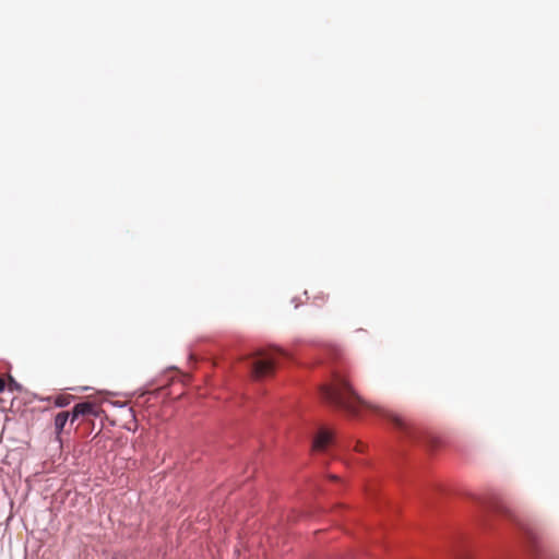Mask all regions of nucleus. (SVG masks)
Listing matches in <instances>:
<instances>
[{
	"label": "nucleus",
	"mask_w": 559,
	"mask_h": 559,
	"mask_svg": "<svg viewBox=\"0 0 559 559\" xmlns=\"http://www.w3.org/2000/svg\"><path fill=\"white\" fill-rule=\"evenodd\" d=\"M454 559H468V555H466L464 552H455Z\"/></svg>",
	"instance_id": "10"
},
{
	"label": "nucleus",
	"mask_w": 559,
	"mask_h": 559,
	"mask_svg": "<svg viewBox=\"0 0 559 559\" xmlns=\"http://www.w3.org/2000/svg\"><path fill=\"white\" fill-rule=\"evenodd\" d=\"M392 421L394 425L405 431L406 436L416 443H423L430 450L437 449L439 445V438L433 433L423 430L420 428L414 427L407 424L405 420L400 418L396 415L386 412V421Z\"/></svg>",
	"instance_id": "4"
},
{
	"label": "nucleus",
	"mask_w": 559,
	"mask_h": 559,
	"mask_svg": "<svg viewBox=\"0 0 559 559\" xmlns=\"http://www.w3.org/2000/svg\"><path fill=\"white\" fill-rule=\"evenodd\" d=\"M328 477L334 484H342V480L335 474H329Z\"/></svg>",
	"instance_id": "9"
},
{
	"label": "nucleus",
	"mask_w": 559,
	"mask_h": 559,
	"mask_svg": "<svg viewBox=\"0 0 559 559\" xmlns=\"http://www.w3.org/2000/svg\"><path fill=\"white\" fill-rule=\"evenodd\" d=\"M313 353L309 356V368L321 373L322 381L318 384L320 401L330 409L338 412L353 419H364L376 413L373 407L366 404L352 389L346 378L337 367L338 354L335 348L310 344Z\"/></svg>",
	"instance_id": "1"
},
{
	"label": "nucleus",
	"mask_w": 559,
	"mask_h": 559,
	"mask_svg": "<svg viewBox=\"0 0 559 559\" xmlns=\"http://www.w3.org/2000/svg\"><path fill=\"white\" fill-rule=\"evenodd\" d=\"M7 390L10 393H12L14 391L22 392L23 385L20 382H17L12 376H9V382L7 384Z\"/></svg>",
	"instance_id": "7"
},
{
	"label": "nucleus",
	"mask_w": 559,
	"mask_h": 559,
	"mask_svg": "<svg viewBox=\"0 0 559 559\" xmlns=\"http://www.w3.org/2000/svg\"><path fill=\"white\" fill-rule=\"evenodd\" d=\"M72 399H74L72 395H59L55 400V406L58 408H63L70 404Z\"/></svg>",
	"instance_id": "8"
},
{
	"label": "nucleus",
	"mask_w": 559,
	"mask_h": 559,
	"mask_svg": "<svg viewBox=\"0 0 559 559\" xmlns=\"http://www.w3.org/2000/svg\"><path fill=\"white\" fill-rule=\"evenodd\" d=\"M277 353H278V355H284V350L281 348L277 349Z\"/></svg>",
	"instance_id": "13"
},
{
	"label": "nucleus",
	"mask_w": 559,
	"mask_h": 559,
	"mask_svg": "<svg viewBox=\"0 0 559 559\" xmlns=\"http://www.w3.org/2000/svg\"><path fill=\"white\" fill-rule=\"evenodd\" d=\"M247 377L252 383H262L274 377L275 362L271 358H264L259 354H252L245 359Z\"/></svg>",
	"instance_id": "3"
},
{
	"label": "nucleus",
	"mask_w": 559,
	"mask_h": 559,
	"mask_svg": "<svg viewBox=\"0 0 559 559\" xmlns=\"http://www.w3.org/2000/svg\"><path fill=\"white\" fill-rule=\"evenodd\" d=\"M189 359H190V360L194 359V354L190 353V354H189Z\"/></svg>",
	"instance_id": "14"
},
{
	"label": "nucleus",
	"mask_w": 559,
	"mask_h": 559,
	"mask_svg": "<svg viewBox=\"0 0 559 559\" xmlns=\"http://www.w3.org/2000/svg\"><path fill=\"white\" fill-rule=\"evenodd\" d=\"M305 433L310 440L311 450L324 455L333 456L340 451L365 453L368 448L361 440L345 438L330 421L322 419L308 423Z\"/></svg>",
	"instance_id": "2"
},
{
	"label": "nucleus",
	"mask_w": 559,
	"mask_h": 559,
	"mask_svg": "<svg viewBox=\"0 0 559 559\" xmlns=\"http://www.w3.org/2000/svg\"><path fill=\"white\" fill-rule=\"evenodd\" d=\"M7 389V383L4 380L0 377V393L4 392Z\"/></svg>",
	"instance_id": "11"
},
{
	"label": "nucleus",
	"mask_w": 559,
	"mask_h": 559,
	"mask_svg": "<svg viewBox=\"0 0 559 559\" xmlns=\"http://www.w3.org/2000/svg\"><path fill=\"white\" fill-rule=\"evenodd\" d=\"M70 424L75 423L80 417H94L99 416V409L95 403L84 401L76 403L70 412H68Z\"/></svg>",
	"instance_id": "5"
},
{
	"label": "nucleus",
	"mask_w": 559,
	"mask_h": 559,
	"mask_svg": "<svg viewBox=\"0 0 559 559\" xmlns=\"http://www.w3.org/2000/svg\"><path fill=\"white\" fill-rule=\"evenodd\" d=\"M111 559H127L124 556L115 555Z\"/></svg>",
	"instance_id": "12"
},
{
	"label": "nucleus",
	"mask_w": 559,
	"mask_h": 559,
	"mask_svg": "<svg viewBox=\"0 0 559 559\" xmlns=\"http://www.w3.org/2000/svg\"><path fill=\"white\" fill-rule=\"evenodd\" d=\"M68 421H70L68 412H60L55 416L53 427L57 437L61 436Z\"/></svg>",
	"instance_id": "6"
}]
</instances>
